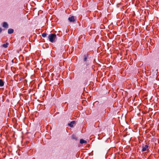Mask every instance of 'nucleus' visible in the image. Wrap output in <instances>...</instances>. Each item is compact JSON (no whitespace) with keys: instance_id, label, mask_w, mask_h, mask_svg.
Instances as JSON below:
<instances>
[{"instance_id":"obj_12","label":"nucleus","mask_w":159,"mask_h":159,"mask_svg":"<svg viewBox=\"0 0 159 159\" xmlns=\"http://www.w3.org/2000/svg\"><path fill=\"white\" fill-rule=\"evenodd\" d=\"M14 60H11V62L13 63H16L15 61L14 62ZM15 61H16V60H15Z\"/></svg>"},{"instance_id":"obj_7","label":"nucleus","mask_w":159,"mask_h":159,"mask_svg":"<svg viewBox=\"0 0 159 159\" xmlns=\"http://www.w3.org/2000/svg\"><path fill=\"white\" fill-rule=\"evenodd\" d=\"M3 27L5 28H8V25L7 23L6 22H3Z\"/></svg>"},{"instance_id":"obj_13","label":"nucleus","mask_w":159,"mask_h":159,"mask_svg":"<svg viewBox=\"0 0 159 159\" xmlns=\"http://www.w3.org/2000/svg\"><path fill=\"white\" fill-rule=\"evenodd\" d=\"M2 31V29L0 27V33Z\"/></svg>"},{"instance_id":"obj_5","label":"nucleus","mask_w":159,"mask_h":159,"mask_svg":"<svg viewBox=\"0 0 159 159\" xmlns=\"http://www.w3.org/2000/svg\"><path fill=\"white\" fill-rule=\"evenodd\" d=\"M75 121H72L70 122V123L68 124V125L70 127H72L73 126V125L75 124Z\"/></svg>"},{"instance_id":"obj_9","label":"nucleus","mask_w":159,"mask_h":159,"mask_svg":"<svg viewBox=\"0 0 159 159\" xmlns=\"http://www.w3.org/2000/svg\"><path fill=\"white\" fill-rule=\"evenodd\" d=\"M4 84V83L2 80L0 79V87H2Z\"/></svg>"},{"instance_id":"obj_8","label":"nucleus","mask_w":159,"mask_h":159,"mask_svg":"<svg viewBox=\"0 0 159 159\" xmlns=\"http://www.w3.org/2000/svg\"><path fill=\"white\" fill-rule=\"evenodd\" d=\"M13 30L12 29H9L8 30V34H11L13 32Z\"/></svg>"},{"instance_id":"obj_3","label":"nucleus","mask_w":159,"mask_h":159,"mask_svg":"<svg viewBox=\"0 0 159 159\" xmlns=\"http://www.w3.org/2000/svg\"><path fill=\"white\" fill-rule=\"evenodd\" d=\"M84 60H87V59H90L91 57L89 56V54L88 53L85 54L84 55Z\"/></svg>"},{"instance_id":"obj_4","label":"nucleus","mask_w":159,"mask_h":159,"mask_svg":"<svg viewBox=\"0 0 159 159\" xmlns=\"http://www.w3.org/2000/svg\"><path fill=\"white\" fill-rule=\"evenodd\" d=\"M68 20L70 22H74L75 21V18L74 16H71L68 18Z\"/></svg>"},{"instance_id":"obj_2","label":"nucleus","mask_w":159,"mask_h":159,"mask_svg":"<svg viewBox=\"0 0 159 159\" xmlns=\"http://www.w3.org/2000/svg\"><path fill=\"white\" fill-rule=\"evenodd\" d=\"M148 146L147 145H145L142 147V151L144 152L148 150Z\"/></svg>"},{"instance_id":"obj_10","label":"nucleus","mask_w":159,"mask_h":159,"mask_svg":"<svg viewBox=\"0 0 159 159\" xmlns=\"http://www.w3.org/2000/svg\"><path fill=\"white\" fill-rule=\"evenodd\" d=\"M8 45V43H6L3 44L2 46L3 47L5 48H6L7 47Z\"/></svg>"},{"instance_id":"obj_1","label":"nucleus","mask_w":159,"mask_h":159,"mask_svg":"<svg viewBox=\"0 0 159 159\" xmlns=\"http://www.w3.org/2000/svg\"><path fill=\"white\" fill-rule=\"evenodd\" d=\"M48 38L49 41L52 43L55 42L57 40V35L55 34H49Z\"/></svg>"},{"instance_id":"obj_6","label":"nucleus","mask_w":159,"mask_h":159,"mask_svg":"<svg viewBox=\"0 0 159 159\" xmlns=\"http://www.w3.org/2000/svg\"><path fill=\"white\" fill-rule=\"evenodd\" d=\"M80 143L81 144L86 143H87V141L83 139H81L80 140Z\"/></svg>"},{"instance_id":"obj_11","label":"nucleus","mask_w":159,"mask_h":159,"mask_svg":"<svg viewBox=\"0 0 159 159\" xmlns=\"http://www.w3.org/2000/svg\"><path fill=\"white\" fill-rule=\"evenodd\" d=\"M47 35V34L46 33H43L42 34V36L43 38H45L46 36Z\"/></svg>"}]
</instances>
